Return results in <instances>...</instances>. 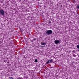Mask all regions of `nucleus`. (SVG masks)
I'll return each mask as SVG.
<instances>
[{
    "mask_svg": "<svg viewBox=\"0 0 79 79\" xmlns=\"http://www.w3.org/2000/svg\"><path fill=\"white\" fill-rule=\"evenodd\" d=\"M52 32H53V31L51 30H50L46 31V33L47 35H49L52 34Z\"/></svg>",
    "mask_w": 79,
    "mask_h": 79,
    "instance_id": "f257e3e1",
    "label": "nucleus"
},
{
    "mask_svg": "<svg viewBox=\"0 0 79 79\" xmlns=\"http://www.w3.org/2000/svg\"><path fill=\"white\" fill-rule=\"evenodd\" d=\"M5 12L3 9H1L0 10V13L2 16H4L5 15Z\"/></svg>",
    "mask_w": 79,
    "mask_h": 79,
    "instance_id": "f03ea898",
    "label": "nucleus"
},
{
    "mask_svg": "<svg viewBox=\"0 0 79 79\" xmlns=\"http://www.w3.org/2000/svg\"><path fill=\"white\" fill-rule=\"evenodd\" d=\"M55 44H56V45H58L59 44H60V40H55Z\"/></svg>",
    "mask_w": 79,
    "mask_h": 79,
    "instance_id": "7ed1b4c3",
    "label": "nucleus"
},
{
    "mask_svg": "<svg viewBox=\"0 0 79 79\" xmlns=\"http://www.w3.org/2000/svg\"><path fill=\"white\" fill-rule=\"evenodd\" d=\"M41 45H46V43L44 42V43H41Z\"/></svg>",
    "mask_w": 79,
    "mask_h": 79,
    "instance_id": "20e7f679",
    "label": "nucleus"
},
{
    "mask_svg": "<svg viewBox=\"0 0 79 79\" xmlns=\"http://www.w3.org/2000/svg\"><path fill=\"white\" fill-rule=\"evenodd\" d=\"M37 60L36 59H35V63H37Z\"/></svg>",
    "mask_w": 79,
    "mask_h": 79,
    "instance_id": "39448f33",
    "label": "nucleus"
},
{
    "mask_svg": "<svg viewBox=\"0 0 79 79\" xmlns=\"http://www.w3.org/2000/svg\"><path fill=\"white\" fill-rule=\"evenodd\" d=\"M50 63V61L49 60H48V61L46 62V64H48Z\"/></svg>",
    "mask_w": 79,
    "mask_h": 79,
    "instance_id": "423d86ee",
    "label": "nucleus"
},
{
    "mask_svg": "<svg viewBox=\"0 0 79 79\" xmlns=\"http://www.w3.org/2000/svg\"><path fill=\"white\" fill-rule=\"evenodd\" d=\"M77 48L79 49V45H77Z\"/></svg>",
    "mask_w": 79,
    "mask_h": 79,
    "instance_id": "0eeeda50",
    "label": "nucleus"
},
{
    "mask_svg": "<svg viewBox=\"0 0 79 79\" xmlns=\"http://www.w3.org/2000/svg\"><path fill=\"white\" fill-rule=\"evenodd\" d=\"M49 61L50 62H52V61H53V59H51L49 60Z\"/></svg>",
    "mask_w": 79,
    "mask_h": 79,
    "instance_id": "6e6552de",
    "label": "nucleus"
},
{
    "mask_svg": "<svg viewBox=\"0 0 79 79\" xmlns=\"http://www.w3.org/2000/svg\"><path fill=\"white\" fill-rule=\"evenodd\" d=\"M73 55L74 57H76V55L75 54H73Z\"/></svg>",
    "mask_w": 79,
    "mask_h": 79,
    "instance_id": "1a4fd4ad",
    "label": "nucleus"
},
{
    "mask_svg": "<svg viewBox=\"0 0 79 79\" xmlns=\"http://www.w3.org/2000/svg\"><path fill=\"white\" fill-rule=\"evenodd\" d=\"M18 79H22V78L19 77V78H18Z\"/></svg>",
    "mask_w": 79,
    "mask_h": 79,
    "instance_id": "9d476101",
    "label": "nucleus"
},
{
    "mask_svg": "<svg viewBox=\"0 0 79 79\" xmlns=\"http://www.w3.org/2000/svg\"><path fill=\"white\" fill-rule=\"evenodd\" d=\"M77 7L78 8H79V5L77 6Z\"/></svg>",
    "mask_w": 79,
    "mask_h": 79,
    "instance_id": "9b49d317",
    "label": "nucleus"
},
{
    "mask_svg": "<svg viewBox=\"0 0 79 79\" xmlns=\"http://www.w3.org/2000/svg\"><path fill=\"white\" fill-rule=\"evenodd\" d=\"M45 47V46H42L41 47H42L43 48V47Z\"/></svg>",
    "mask_w": 79,
    "mask_h": 79,
    "instance_id": "f8f14e48",
    "label": "nucleus"
},
{
    "mask_svg": "<svg viewBox=\"0 0 79 79\" xmlns=\"http://www.w3.org/2000/svg\"><path fill=\"white\" fill-rule=\"evenodd\" d=\"M51 23H52L51 22V21H50V22H49V23H50V24Z\"/></svg>",
    "mask_w": 79,
    "mask_h": 79,
    "instance_id": "ddd939ff",
    "label": "nucleus"
},
{
    "mask_svg": "<svg viewBox=\"0 0 79 79\" xmlns=\"http://www.w3.org/2000/svg\"><path fill=\"white\" fill-rule=\"evenodd\" d=\"M68 0V1H69V0Z\"/></svg>",
    "mask_w": 79,
    "mask_h": 79,
    "instance_id": "4468645a",
    "label": "nucleus"
},
{
    "mask_svg": "<svg viewBox=\"0 0 79 79\" xmlns=\"http://www.w3.org/2000/svg\"><path fill=\"white\" fill-rule=\"evenodd\" d=\"M34 39V40H35V39Z\"/></svg>",
    "mask_w": 79,
    "mask_h": 79,
    "instance_id": "2eb2a0df",
    "label": "nucleus"
},
{
    "mask_svg": "<svg viewBox=\"0 0 79 79\" xmlns=\"http://www.w3.org/2000/svg\"><path fill=\"white\" fill-rule=\"evenodd\" d=\"M75 1V0H74Z\"/></svg>",
    "mask_w": 79,
    "mask_h": 79,
    "instance_id": "dca6fc26",
    "label": "nucleus"
}]
</instances>
